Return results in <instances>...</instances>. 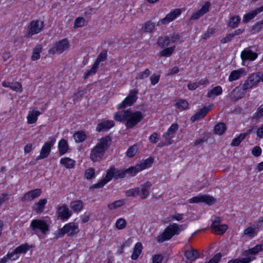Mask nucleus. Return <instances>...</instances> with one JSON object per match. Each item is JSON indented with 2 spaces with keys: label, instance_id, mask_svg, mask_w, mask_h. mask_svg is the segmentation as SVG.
Masks as SVG:
<instances>
[{
  "label": "nucleus",
  "instance_id": "49530a36",
  "mask_svg": "<svg viewBox=\"0 0 263 263\" xmlns=\"http://www.w3.org/2000/svg\"><path fill=\"white\" fill-rule=\"evenodd\" d=\"M107 58V50H103L98 55L96 61L95 62L97 65H99L100 62L106 60Z\"/></svg>",
  "mask_w": 263,
  "mask_h": 263
},
{
  "label": "nucleus",
  "instance_id": "ddd939ff",
  "mask_svg": "<svg viewBox=\"0 0 263 263\" xmlns=\"http://www.w3.org/2000/svg\"><path fill=\"white\" fill-rule=\"evenodd\" d=\"M42 193V191L40 189H36L30 191L26 193L22 198L23 201H29L39 197Z\"/></svg>",
  "mask_w": 263,
  "mask_h": 263
},
{
  "label": "nucleus",
  "instance_id": "338daca9",
  "mask_svg": "<svg viewBox=\"0 0 263 263\" xmlns=\"http://www.w3.org/2000/svg\"><path fill=\"white\" fill-rule=\"evenodd\" d=\"M115 178L116 179L123 178L125 176V171L124 170H117L115 168Z\"/></svg>",
  "mask_w": 263,
  "mask_h": 263
},
{
  "label": "nucleus",
  "instance_id": "bb28decb",
  "mask_svg": "<svg viewBox=\"0 0 263 263\" xmlns=\"http://www.w3.org/2000/svg\"><path fill=\"white\" fill-rule=\"evenodd\" d=\"M222 92L221 86H216L213 88L206 95L208 98L214 99L215 97L220 95Z\"/></svg>",
  "mask_w": 263,
  "mask_h": 263
},
{
  "label": "nucleus",
  "instance_id": "58836bf2",
  "mask_svg": "<svg viewBox=\"0 0 263 263\" xmlns=\"http://www.w3.org/2000/svg\"><path fill=\"white\" fill-rule=\"evenodd\" d=\"M240 21V18L238 15H234L230 18L228 26L232 28L237 27Z\"/></svg>",
  "mask_w": 263,
  "mask_h": 263
},
{
  "label": "nucleus",
  "instance_id": "b1692460",
  "mask_svg": "<svg viewBox=\"0 0 263 263\" xmlns=\"http://www.w3.org/2000/svg\"><path fill=\"white\" fill-rule=\"evenodd\" d=\"M154 162V159L152 157H149L145 160H142L140 163L137 164V166L140 169V171L149 168L151 166Z\"/></svg>",
  "mask_w": 263,
  "mask_h": 263
},
{
  "label": "nucleus",
  "instance_id": "c85d7f7f",
  "mask_svg": "<svg viewBox=\"0 0 263 263\" xmlns=\"http://www.w3.org/2000/svg\"><path fill=\"white\" fill-rule=\"evenodd\" d=\"M58 148L60 155L65 154L68 149L67 141L63 139L61 140L58 144Z\"/></svg>",
  "mask_w": 263,
  "mask_h": 263
},
{
  "label": "nucleus",
  "instance_id": "6e6552de",
  "mask_svg": "<svg viewBox=\"0 0 263 263\" xmlns=\"http://www.w3.org/2000/svg\"><path fill=\"white\" fill-rule=\"evenodd\" d=\"M181 14V10L180 9H175L172 10L164 18L160 20L157 24V26H160L162 25H166L170 22L175 20L178 16Z\"/></svg>",
  "mask_w": 263,
  "mask_h": 263
},
{
  "label": "nucleus",
  "instance_id": "7c9ffc66",
  "mask_svg": "<svg viewBox=\"0 0 263 263\" xmlns=\"http://www.w3.org/2000/svg\"><path fill=\"white\" fill-rule=\"evenodd\" d=\"M227 224L217 225L212 228V232L216 234L222 235L228 229Z\"/></svg>",
  "mask_w": 263,
  "mask_h": 263
},
{
  "label": "nucleus",
  "instance_id": "ea45409f",
  "mask_svg": "<svg viewBox=\"0 0 263 263\" xmlns=\"http://www.w3.org/2000/svg\"><path fill=\"white\" fill-rule=\"evenodd\" d=\"M248 133H241L238 136L234 138L231 143V145L232 146H238L240 142L245 139L246 136Z\"/></svg>",
  "mask_w": 263,
  "mask_h": 263
},
{
  "label": "nucleus",
  "instance_id": "c756f323",
  "mask_svg": "<svg viewBox=\"0 0 263 263\" xmlns=\"http://www.w3.org/2000/svg\"><path fill=\"white\" fill-rule=\"evenodd\" d=\"M60 163L67 168H72L75 165L76 162L69 158L65 157L61 159Z\"/></svg>",
  "mask_w": 263,
  "mask_h": 263
},
{
  "label": "nucleus",
  "instance_id": "37998d69",
  "mask_svg": "<svg viewBox=\"0 0 263 263\" xmlns=\"http://www.w3.org/2000/svg\"><path fill=\"white\" fill-rule=\"evenodd\" d=\"M175 47H171L168 48H166L164 49H163L160 52V57H170L172 53H173Z\"/></svg>",
  "mask_w": 263,
  "mask_h": 263
},
{
  "label": "nucleus",
  "instance_id": "13d9d810",
  "mask_svg": "<svg viewBox=\"0 0 263 263\" xmlns=\"http://www.w3.org/2000/svg\"><path fill=\"white\" fill-rule=\"evenodd\" d=\"M19 256L20 255L15 249L13 250L11 252L9 251L7 254V258L11 260L17 259Z\"/></svg>",
  "mask_w": 263,
  "mask_h": 263
},
{
  "label": "nucleus",
  "instance_id": "f03ea898",
  "mask_svg": "<svg viewBox=\"0 0 263 263\" xmlns=\"http://www.w3.org/2000/svg\"><path fill=\"white\" fill-rule=\"evenodd\" d=\"M111 138L109 136L101 138L92 148L90 155V159L93 162L100 161L105 151L109 148Z\"/></svg>",
  "mask_w": 263,
  "mask_h": 263
},
{
  "label": "nucleus",
  "instance_id": "7ed1b4c3",
  "mask_svg": "<svg viewBox=\"0 0 263 263\" xmlns=\"http://www.w3.org/2000/svg\"><path fill=\"white\" fill-rule=\"evenodd\" d=\"M183 226H178L176 223L170 224L164 230L163 232L158 236L157 241L158 242H163L165 240L170 239L175 235H178L179 232L183 229Z\"/></svg>",
  "mask_w": 263,
  "mask_h": 263
},
{
  "label": "nucleus",
  "instance_id": "e2e57ef3",
  "mask_svg": "<svg viewBox=\"0 0 263 263\" xmlns=\"http://www.w3.org/2000/svg\"><path fill=\"white\" fill-rule=\"evenodd\" d=\"M10 88L11 89L18 92H21L23 90L22 85L18 82L11 83Z\"/></svg>",
  "mask_w": 263,
  "mask_h": 263
},
{
  "label": "nucleus",
  "instance_id": "a211bd4d",
  "mask_svg": "<svg viewBox=\"0 0 263 263\" xmlns=\"http://www.w3.org/2000/svg\"><path fill=\"white\" fill-rule=\"evenodd\" d=\"M211 108L210 107L204 106L200 109L198 112L195 115L192 116L191 118L192 122H194L197 120H200L203 118L210 111Z\"/></svg>",
  "mask_w": 263,
  "mask_h": 263
},
{
  "label": "nucleus",
  "instance_id": "774afa93",
  "mask_svg": "<svg viewBox=\"0 0 263 263\" xmlns=\"http://www.w3.org/2000/svg\"><path fill=\"white\" fill-rule=\"evenodd\" d=\"M222 255L220 253H217L214 256L206 263H218L221 259Z\"/></svg>",
  "mask_w": 263,
  "mask_h": 263
},
{
  "label": "nucleus",
  "instance_id": "8fccbe9b",
  "mask_svg": "<svg viewBox=\"0 0 263 263\" xmlns=\"http://www.w3.org/2000/svg\"><path fill=\"white\" fill-rule=\"evenodd\" d=\"M140 192V188L135 187L130 190H128L125 192V195L127 197H135L138 195Z\"/></svg>",
  "mask_w": 263,
  "mask_h": 263
},
{
  "label": "nucleus",
  "instance_id": "bf43d9fd",
  "mask_svg": "<svg viewBox=\"0 0 263 263\" xmlns=\"http://www.w3.org/2000/svg\"><path fill=\"white\" fill-rule=\"evenodd\" d=\"M95 176V170L93 168H89L85 173V176L87 179L93 178Z\"/></svg>",
  "mask_w": 263,
  "mask_h": 263
},
{
  "label": "nucleus",
  "instance_id": "39448f33",
  "mask_svg": "<svg viewBox=\"0 0 263 263\" xmlns=\"http://www.w3.org/2000/svg\"><path fill=\"white\" fill-rule=\"evenodd\" d=\"M79 232L78 225L74 222H70L65 224L62 229H59L55 233V237L61 238L65 234L68 236H73Z\"/></svg>",
  "mask_w": 263,
  "mask_h": 263
},
{
  "label": "nucleus",
  "instance_id": "e433bc0d",
  "mask_svg": "<svg viewBox=\"0 0 263 263\" xmlns=\"http://www.w3.org/2000/svg\"><path fill=\"white\" fill-rule=\"evenodd\" d=\"M70 207L75 212L80 211L83 208V203L81 200H78L70 203Z\"/></svg>",
  "mask_w": 263,
  "mask_h": 263
},
{
  "label": "nucleus",
  "instance_id": "aec40b11",
  "mask_svg": "<svg viewBox=\"0 0 263 263\" xmlns=\"http://www.w3.org/2000/svg\"><path fill=\"white\" fill-rule=\"evenodd\" d=\"M246 72L243 68H240L237 70L232 71L229 77V81L232 82L239 79L241 76L246 75Z\"/></svg>",
  "mask_w": 263,
  "mask_h": 263
},
{
  "label": "nucleus",
  "instance_id": "5701e85b",
  "mask_svg": "<svg viewBox=\"0 0 263 263\" xmlns=\"http://www.w3.org/2000/svg\"><path fill=\"white\" fill-rule=\"evenodd\" d=\"M154 162V159L152 157H149L145 160H142L140 163L137 164V166L140 169V171L149 168L151 166Z\"/></svg>",
  "mask_w": 263,
  "mask_h": 263
},
{
  "label": "nucleus",
  "instance_id": "412c9836",
  "mask_svg": "<svg viewBox=\"0 0 263 263\" xmlns=\"http://www.w3.org/2000/svg\"><path fill=\"white\" fill-rule=\"evenodd\" d=\"M141 194L140 195V197L142 199H146L149 194V190L152 186V183L147 181L145 183L142 184L141 185Z\"/></svg>",
  "mask_w": 263,
  "mask_h": 263
},
{
  "label": "nucleus",
  "instance_id": "de8ad7c7",
  "mask_svg": "<svg viewBox=\"0 0 263 263\" xmlns=\"http://www.w3.org/2000/svg\"><path fill=\"white\" fill-rule=\"evenodd\" d=\"M126 174H128L131 176H135L137 173L140 172V169L136 164L135 166H130L125 170Z\"/></svg>",
  "mask_w": 263,
  "mask_h": 263
},
{
  "label": "nucleus",
  "instance_id": "6ab92c4d",
  "mask_svg": "<svg viewBox=\"0 0 263 263\" xmlns=\"http://www.w3.org/2000/svg\"><path fill=\"white\" fill-rule=\"evenodd\" d=\"M114 125V122L112 120L104 121L98 124L96 130L99 132L107 130L112 127Z\"/></svg>",
  "mask_w": 263,
  "mask_h": 263
},
{
  "label": "nucleus",
  "instance_id": "9d476101",
  "mask_svg": "<svg viewBox=\"0 0 263 263\" xmlns=\"http://www.w3.org/2000/svg\"><path fill=\"white\" fill-rule=\"evenodd\" d=\"M68 41L65 39L55 43L53 47L48 50V53L51 54H54L56 53H61L68 49Z\"/></svg>",
  "mask_w": 263,
  "mask_h": 263
},
{
  "label": "nucleus",
  "instance_id": "f3484780",
  "mask_svg": "<svg viewBox=\"0 0 263 263\" xmlns=\"http://www.w3.org/2000/svg\"><path fill=\"white\" fill-rule=\"evenodd\" d=\"M257 57V54L251 50L245 49L241 53V58L243 61L246 60L254 61Z\"/></svg>",
  "mask_w": 263,
  "mask_h": 263
},
{
  "label": "nucleus",
  "instance_id": "2eb2a0df",
  "mask_svg": "<svg viewBox=\"0 0 263 263\" xmlns=\"http://www.w3.org/2000/svg\"><path fill=\"white\" fill-rule=\"evenodd\" d=\"M71 214V211L66 205H63L58 208V215L61 219H68Z\"/></svg>",
  "mask_w": 263,
  "mask_h": 263
},
{
  "label": "nucleus",
  "instance_id": "1a4fd4ad",
  "mask_svg": "<svg viewBox=\"0 0 263 263\" xmlns=\"http://www.w3.org/2000/svg\"><path fill=\"white\" fill-rule=\"evenodd\" d=\"M43 22L39 20L32 21L28 26V32L26 35L27 37H30L34 34L40 33L43 28Z\"/></svg>",
  "mask_w": 263,
  "mask_h": 263
},
{
  "label": "nucleus",
  "instance_id": "79ce46f5",
  "mask_svg": "<svg viewBox=\"0 0 263 263\" xmlns=\"http://www.w3.org/2000/svg\"><path fill=\"white\" fill-rule=\"evenodd\" d=\"M115 168L110 167L107 171L105 178L103 179L106 183L109 181L113 177H115Z\"/></svg>",
  "mask_w": 263,
  "mask_h": 263
},
{
  "label": "nucleus",
  "instance_id": "052dcab7",
  "mask_svg": "<svg viewBox=\"0 0 263 263\" xmlns=\"http://www.w3.org/2000/svg\"><path fill=\"white\" fill-rule=\"evenodd\" d=\"M215 32V29L212 28H208L206 32L201 35V38L206 40L210 37Z\"/></svg>",
  "mask_w": 263,
  "mask_h": 263
},
{
  "label": "nucleus",
  "instance_id": "4468645a",
  "mask_svg": "<svg viewBox=\"0 0 263 263\" xmlns=\"http://www.w3.org/2000/svg\"><path fill=\"white\" fill-rule=\"evenodd\" d=\"M210 6V3L208 2H206L200 10L193 13L191 16L190 20H196L199 18L200 17H201L209 11Z\"/></svg>",
  "mask_w": 263,
  "mask_h": 263
},
{
  "label": "nucleus",
  "instance_id": "20e7f679",
  "mask_svg": "<svg viewBox=\"0 0 263 263\" xmlns=\"http://www.w3.org/2000/svg\"><path fill=\"white\" fill-rule=\"evenodd\" d=\"M30 228L34 234L39 236V233L43 235L48 234L49 230V226L47 222L42 219H33L30 224Z\"/></svg>",
  "mask_w": 263,
  "mask_h": 263
},
{
  "label": "nucleus",
  "instance_id": "69168bd1",
  "mask_svg": "<svg viewBox=\"0 0 263 263\" xmlns=\"http://www.w3.org/2000/svg\"><path fill=\"white\" fill-rule=\"evenodd\" d=\"M85 24V20L83 17H78L77 18L74 23V28H78L82 27Z\"/></svg>",
  "mask_w": 263,
  "mask_h": 263
},
{
  "label": "nucleus",
  "instance_id": "6e6d98bb",
  "mask_svg": "<svg viewBox=\"0 0 263 263\" xmlns=\"http://www.w3.org/2000/svg\"><path fill=\"white\" fill-rule=\"evenodd\" d=\"M174 137L168 134L166 132L164 133L162 136L163 140L165 142V143L167 145H171L172 144L173 141V138Z\"/></svg>",
  "mask_w": 263,
  "mask_h": 263
},
{
  "label": "nucleus",
  "instance_id": "4d7b16f0",
  "mask_svg": "<svg viewBox=\"0 0 263 263\" xmlns=\"http://www.w3.org/2000/svg\"><path fill=\"white\" fill-rule=\"evenodd\" d=\"M126 226V220L123 218H119L116 223V228L119 230L124 229Z\"/></svg>",
  "mask_w": 263,
  "mask_h": 263
},
{
  "label": "nucleus",
  "instance_id": "393cba45",
  "mask_svg": "<svg viewBox=\"0 0 263 263\" xmlns=\"http://www.w3.org/2000/svg\"><path fill=\"white\" fill-rule=\"evenodd\" d=\"M47 202V200L46 199H41L34 204L33 209L36 213H41L43 212Z\"/></svg>",
  "mask_w": 263,
  "mask_h": 263
},
{
  "label": "nucleus",
  "instance_id": "72a5a7b5",
  "mask_svg": "<svg viewBox=\"0 0 263 263\" xmlns=\"http://www.w3.org/2000/svg\"><path fill=\"white\" fill-rule=\"evenodd\" d=\"M263 249L262 245H257L254 247L244 251V255H248L249 254L255 255Z\"/></svg>",
  "mask_w": 263,
  "mask_h": 263
},
{
  "label": "nucleus",
  "instance_id": "f704fd0d",
  "mask_svg": "<svg viewBox=\"0 0 263 263\" xmlns=\"http://www.w3.org/2000/svg\"><path fill=\"white\" fill-rule=\"evenodd\" d=\"M73 137L76 142L80 143L86 139V135L84 132L79 131L74 134Z\"/></svg>",
  "mask_w": 263,
  "mask_h": 263
},
{
  "label": "nucleus",
  "instance_id": "c03bdc74",
  "mask_svg": "<svg viewBox=\"0 0 263 263\" xmlns=\"http://www.w3.org/2000/svg\"><path fill=\"white\" fill-rule=\"evenodd\" d=\"M155 29V25L154 23L148 21L146 22L142 28V30L145 32H151Z\"/></svg>",
  "mask_w": 263,
  "mask_h": 263
},
{
  "label": "nucleus",
  "instance_id": "4be33fe9",
  "mask_svg": "<svg viewBox=\"0 0 263 263\" xmlns=\"http://www.w3.org/2000/svg\"><path fill=\"white\" fill-rule=\"evenodd\" d=\"M184 256L187 259L193 261L198 258L199 254L197 250L192 249L185 251Z\"/></svg>",
  "mask_w": 263,
  "mask_h": 263
},
{
  "label": "nucleus",
  "instance_id": "3c124183",
  "mask_svg": "<svg viewBox=\"0 0 263 263\" xmlns=\"http://www.w3.org/2000/svg\"><path fill=\"white\" fill-rule=\"evenodd\" d=\"M29 249V246L26 243L23 244L15 249L20 255L22 253H25Z\"/></svg>",
  "mask_w": 263,
  "mask_h": 263
},
{
  "label": "nucleus",
  "instance_id": "9b49d317",
  "mask_svg": "<svg viewBox=\"0 0 263 263\" xmlns=\"http://www.w3.org/2000/svg\"><path fill=\"white\" fill-rule=\"evenodd\" d=\"M138 90L136 89L131 90L124 100L118 105V108L120 109L125 108L127 106H130L133 104L137 100L138 97Z\"/></svg>",
  "mask_w": 263,
  "mask_h": 263
},
{
  "label": "nucleus",
  "instance_id": "2f4dec72",
  "mask_svg": "<svg viewBox=\"0 0 263 263\" xmlns=\"http://www.w3.org/2000/svg\"><path fill=\"white\" fill-rule=\"evenodd\" d=\"M39 111L33 110L29 111L27 116V122L29 124H32L35 123L37 119V116L40 115Z\"/></svg>",
  "mask_w": 263,
  "mask_h": 263
},
{
  "label": "nucleus",
  "instance_id": "a878e982",
  "mask_svg": "<svg viewBox=\"0 0 263 263\" xmlns=\"http://www.w3.org/2000/svg\"><path fill=\"white\" fill-rule=\"evenodd\" d=\"M262 11L259 7L257 8L256 9L252 11L247 14L244 15L243 17V22L244 23H248L252 18H253L257 14L261 12Z\"/></svg>",
  "mask_w": 263,
  "mask_h": 263
},
{
  "label": "nucleus",
  "instance_id": "dca6fc26",
  "mask_svg": "<svg viewBox=\"0 0 263 263\" xmlns=\"http://www.w3.org/2000/svg\"><path fill=\"white\" fill-rule=\"evenodd\" d=\"M246 90H243L242 88L240 89L238 87H236L231 92L230 97L232 101H236L242 98L246 92Z\"/></svg>",
  "mask_w": 263,
  "mask_h": 263
},
{
  "label": "nucleus",
  "instance_id": "473e14b6",
  "mask_svg": "<svg viewBox=\"0 0 263 263\" xmlns=\"http://www.w3.org/2000/svg\"><path fill=\"white\" fill-rule=\"evenodd\" d=\"M171 43L170 37L167 36H162L158 40V45L161 48L168 46Z\"/></svg>",
  "mask_w": 263,
  "mask_h": 263
},
{
  "label": "nucleus",
  "instance_id": "f257e3e1",
  "mask_svg": "<svg viewBox=\"0 0 263 263\" xmlns=\"http://www.w3.org/2000/svg\"><path fill=\"white\" fill-rule=\"evenodd\" d=\"M143 118V116L141 111L132 112L129 109L117 112L114 115V119L116 121L123 122L126 120L125 125L128 128L135 126Z\"/></svg>",
  "mask_w": 263,
  "mask_h": 263
},
{
  "label": "nucleus",
  "instance_id": "09e8293b",
  "mask_svg": "<svg viewBox=\"0 0 263 263\" xmlns=\"http://www.w3.org/2000/svg\"><path fill=\"white\" fill-rule=\"evenodd\" d=\"M98 67L99 65H97L96 63H94L91 69L87 71V72H86L85 74H84V79H86L89 76L96 73Z\"/></svg>",
  "mask_w": 263,
  "mask_h": 263
},
{
  "label": "nucleus",
  "instance_id": "f8f14e48",
  "mask_svg": "<svg viewBox=\"0 0 263 263\" xmlns=\"http://www.w3.org/2000/svg\"><path fill=\"white\" fill-rule=\"evenodd\" d=\"M55 138L53 137L49 141L45 143L41 148L40 155L36 159H43L47 158L50 154L51 148L55 143Z\"/></svg>",
  "mask_w": 263,
  "mask_h": 263
},
{
  "label": "nucleus",
  "instance_id": "423d86ee",
  "mask_svg": "<svg viewBox=\"0 0 263 263\" xmlns=\"http://www.w3.org/2000/svg\"><path fill=\"white\" fill-rule=\"evenodd\" d=\"M261 80L260 73L255 72L250 75L247 79L245 81L242 85V89L243 90L252 88L254 86H256Z\"/></svg>",
  "mask_w": 263,
  "mask_h": 263
},
{
  "label": "nucleus",
  "instance_id": "0e129e2a",
  "mask_svg": "<svg viewBox=\"0 0 263 263\" xmlns=\"http://www.w3.org/2000/svg\"><path fill=\"white\" fill-rule=\"evenodd\" d=\"M255 228L252 227H248L244 230V235L249 236L251 237L255 235Z\"/></svg>",
  "mask_w": 263,
  "mask_h": 263
},
{
  "label": "nucleus",
  "instance_id": "cd10ccee",
  "mask_svg": "<svg viewBox=\"0 0 263 263\" xmlns=\"http://www.w3.org/2000/svg\"><path fill=\"white\" fill-rule=\"evenodd\" d=\"M142 243L140 242H137L134 248L132 255V258L134 260L137 259L141 254L142 250Z\"/></svg>",
  "mask_w": 263,
  "mask_h": 263
},
{
  "label": "nucleus",
  "instance_id": "a18cd8bd",
  "mask_svg": "<svg viewBox=\"0 0 263 263\" xmlns=\"http://www.w3.org/2000/svg\"><path fill=\"white\" fill-rule=\"evenodd\" d=\"M151 72L148 69H145L143 71L137 73V76L136 77V79L137 80H142L145 78H146L149 76Z\"/></svg>",
  "mask_w": 263,
  "mask_h": 263
},
{
  "label": "nucleus",
  "instance_id": "4c0bfd02",
  "mask_svg": "<svg viewBox=\"0 0 263 263\" xmlns=\"http://www.w3.org/2000/svg\"><path fill=\"white\" fill-rule=\"evenodd\" d=\"M42 50V46L41 45H37L34 48H33L31 60L32 61H35L39 59L40 58V53Z\"/></svg>",
  "mask_w": 263,
  "mask_h": 263
},
{
  "label": "nucleus",
  "instance_id": "5fc2aeb1",
  "mask_svg": "<svg viewBox=\"0 0 263 263\" xmlns=\"http://www.w3.org/2000/svg\"><path fill=\"white\" fill-rule=\"evenodd\" d=\"M251 261V259L250 257H246L231 259L228 263H249Z\"/></svg>",
  "mask_w": 263,
  "mask_h": 263
},
{
  "label": "nucleus",
  "instance_id": "680f3d73",
  "mask_svg": "<svg viewBox=\"0 0 263 263\" xmlns=\"http://www.w3.org/2000/svg\"><path fill=\"white\" fill-rule=\"evenodd\" d=\"M178 125L177 123H174L170 127L166 133L174 137L175 133L178 130Z\"/></svg>",
  "mask_w": 263,
  "mask_h": 263
},
{
  "label": "nucleus",
  "instance_id": "603ef678",
  "mask_svg": "<svg viewBox=\"0 0 263 263\" xmlns=\"http://www.w3.org/2000/svg\"><path fill=\"white\" fill-rule=\"evenodd\" d=\"M177 107L180 109H186L188 108V102L183 99H179L176 103Z\"/></svg>",
  "mask_w": 263,
  "mask_h": 263
},
{
  "label": "nucleus",
  "instance_id": "a19ab883",
  "mask_svg": "<svg viewBox=\"0 0 263 263\" xmlns=\"http://www.w3.org/2000/svg\"><path fill=\"white\" fill-rule=\"evenodd\" d=\"M125 203L124 200H116L108 204L107 207L111 210L119 208Z\"/></svg>",
  "mask_w": 263,
  "mask_h": 263
},
{
  "label": "nucleus",
  "instance_id": "c9c22d12",
  "mask_svg": "<svg viewBox=\"0 0 263 263\" xmlns=\"http://www.w3.org/2000/svg\"><path fill=\"white\" fill-rule=\"evenodd\" d=\"M226 125L224 123L220 122L217 123L214 128V133L219 135H222L226 130Z\"/></svg>",
  "mask_w": 263,
  "mask_h": 263
},
{
  "label": "nucleus",
  "instance_id": "0eeeda50",
  "mask_svg": "<svg viewBox=\"0 0 263 263\" xmlns=\"http://www.w3.org/2000/svg\"><path fill=\"white\" fill-rule=\"evenodd\" d=\"M216 199L209 195L199 194L190 199L189 202L191 203H205L212 205L216 202Z\"/></svg>",
  "mask_w": 263,
  "mask_h": 263
},
{
  "label": "nucleus",
  "instance_id": "864d4df0",
  "mask_svg": "<svg viewBox=\"0 0 263 263\" xmlns=\"http://www.w3.org/2000/svg\"><path fill=\"white\" fill-rule=\"evenodd\" d=\"M137 146L134 145L128 148L126 152V155L128 157L132 158L137 153Z\"/></svg>",
  "mask_w": 263,
  "mask_h": 263
}]
</instances>
